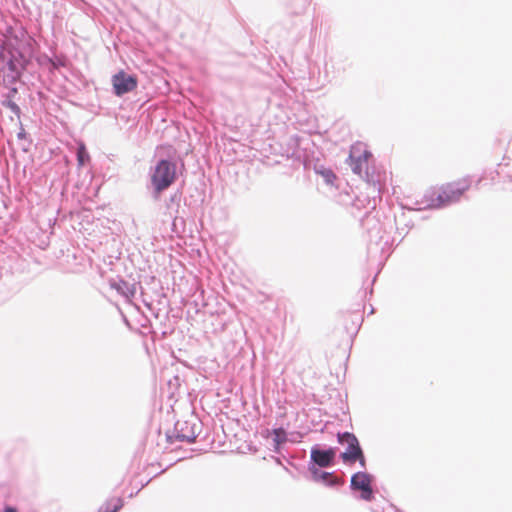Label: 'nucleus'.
Here are the masks:
<instances>
[{
  "mask_svg": "<svg viewBox=\"0 0 512 512\" xmlns=\"http://www.w3.org/2000/svg\"><path fill=\"white\" fill-rule=\"evenodd\" d=\"M273 441L275 444V448L278 449V447L285 443L287 440V434L286 431L283 428H277L273 430Z\"/></svg>",
  "mask_w": 512,
  "mask_h": 512,
  "instance_id": "nucleus-11",
  "label": "nucleus"
},
{
  "mask_svg": "<svg viewBox=\"0 0 512 512\" xmlns=\"http://www.w3.org/2000/svg\"><path fill=\"white\" fill-rule=\"evenodd\" d=\"M334 457H335V452L333 449H328V450L312 449V451H311L312 460L320 467L330 466L333 462Z\"/></svg>",
  "mask_w": 512,
  "mask_h": 512,
  "instance_id": "nucleus-8",
  "label": "nucleus"
},
{
  "mask_svg": "<svg viewBox=\"0 0 512 512\" xmlns=\"http://www.w3.org/2000/svg\"><path fill=\"white\" fill-rule=\"evenodd\" d=\"M470 186L471 181L467 177L447 183L439 189L431 191L429 195V206L438 208L451 202L458 201L463 194L469 190Z\"/></svg>",
  "mask_w": 512,
  "mask_h": 512,
  "instance_id": "nucleus-2",
  "label": "nucleus"
},
{
  "mask_svg": "<svg viewBox=\"0 0 512 512\" xmlns=\"http://www.w3.org/2000/svg\"><path fill=\"white\" fill-rule=\"evenodd\" d=\"M77 160L80 166H83L89 160V154L86 151L85 145L81 143L77 150Z\"/></svg>",
  "mask_w": 512,
  "mask_h": 512,
  "instance_id": "nucleus-12",
  "label": "nucleus"
},
{
  "mask_svg": "<svg viewBox=\"0 0 512 512\" xmlns=\"http://www.w3.org/2000/svg\"><path fill=\"white\" fill-rule=\"evenodd\" d=\"M179 437L184 439V440H187L188 442H193L195 440V435L194 434H191V435L182 434V435H179Z\"/></svg>",
  "mask_w": 512,
  "mask_h": 512,
  "instance_id": "nucleus-13",
  "label": "nucleus"
},
{
  "mask_svg": "<svg viewBox=\"0 0 512 512\" xmlns=\"http://www.w3.org/2000/svg\"><path fill=\"white\" fill-rule=\"evenodd\" d=\"M114 92L117 96H121L133 91L137 87V78L128 75L124 71H120L112 78Z\"/></svg>",
  "mask_w": 512,
  "mask_h": 512,
  "instance_id": "nucleus-5",
  "label": "nucleus"
},
{
  "mask_svg": "<svg viewBox=\"0 0 512 512\" xmlns=\"http://www.w3.org/2000/svg\"><path fill=\"white\" fill-rule=\"evenodd\" d=\"M351 486L355 490H360L361 498L367 501L372 499L371 477L367 473L358 472L351 478Z\"/></svg>",
  "mask_w": 512,
  "mask_h": 512,
  "instance_id": "nucleus-6",
  "label": "nucleus"
},
{
  "mask_svg": "<svg viewBox=\"0 0 512 512\" xmlns=\"http://www.w3.org/2000/svg\"><path fill=\"white\" fill-rule=\"evenodd\" d=\"M338 441L341 444H346L347 449L345 452L341 454V458L346 463H354L355 461H359L362 466H365V458L363 452L360 448L358 439L352 433L345 432L342 434H338Z\"/></svg>",
  "mask_w": 512,
  "mask_h": 512,
  "instance_id": "nucleus-4",
  "label": "nucleus"
},
{
  "mask_svg": "<svg viewBox=\"0 0 512 512\" xmlns=\"http://www.w3.org/2000/svg\"><path fill=\"white\" fill-rule=\"evenodd\" d=\"M123 505L122 498H113L106 503L105 508L101 507L99 512H118Z\"/></svg>",
  "mask_w": 512,
  "mask_h": 512,
  "instance_id": "nucleus-9",
  "label": "nucleus"
},
{
  "mask_svg": "<svg viewBox=\"0 0 512 512\" xmlns=\"http://www.w3.org/2000/svg\"><path fill=\"white\" fill-rule=\"evenodd\" d=\"M32 57V48L29 43H21L18 47L11 44L1 46L0 49V84L16 93L14 85L21 77L22 71Z\"/></svg>",
  "mask_w": 512,
  "mask_h": 512,
  "instance_id": "nucleus-1",
  "label": "nucleus"
},
{
  "mask_svg": "<svg viewBox=\"0 0 512 512\" xmlns=\"http://www.w3.org/2000/svg\"><path fill=\"white\" fill-rule=\"evenodd\" d=\"M4 512H18V511L15 508H13V507H6L4 509Z\"/></svg>",
  "mask_w": 512,
  "mask_h": 512,
  "instance_id": "nucleus-14",
  "label": "nucleus"
},
{
  "mask_svg": "<svg viewBox=\"0 0 512 512\" xmlns=\"http://www.w3.org/2000/svg\"><path fill=\"white\" fill-rule=\"evenodd\" d=\"M313 477L316 481H320L324 484L333 485L336 483V478L333 474L323 471H314Z\"/></svg>",
  "mask_w": 512,
  "mask_h": 512,
  "instance_id": "nucleus-10",
  "label": "nucleus"
},
{
  "mask_svg": "<svg viewBox=\"0 0 512 512\" xmlns=\"http://www.w3.org/2000/svg\"><path fill=\"white\" fill-rule=\"evenodd\" d=\"M176 179V165L168 160H161L151 174V183L157 194L169 188Z\"/></svg>",
  "mask_w": 512,
  "mask_h": 512,
  "instance_id": "nucleus-3",
  "label": "nucleus"
},
{
  "mask_svg": "<svg viewBox=\"0 0 512 512\" xmlns=\"http://www.w3.org/2000/svg\"><path fill=\"white\" fill-rule=\"evenodd\" d=\"M356 149H353L350 156V166L352 168V171L357 174L361 175L363 170L367 169L368 159L372 156L370 152L363 151L358 156L355 155Z\"/></svg>",
  "mask_w": 512,
  "mask_h": 512,
  "instance_id": "nucleus-7",
  "label": "nucleus"
}]
</instances>
